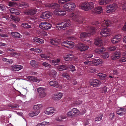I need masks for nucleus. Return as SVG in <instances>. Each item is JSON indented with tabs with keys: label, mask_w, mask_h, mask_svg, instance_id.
Instances as JSON below:
<instances>
[{
	"label": "nucleus",
	"mask_w": 126,
	"mask_h": 126,
	"mask_svg": "<svg viewBox=\"0 0 126 126\" xmlns=\"http://www.w3.org/2000/svg\"><path fill=\"white\" fill-rule=\"evenodd\" d=\"M21 25L22 27L24 28H30L31 27V23H23L21 24Z\"/></svg>",
	"instance_id": "ea45409f"
},
{
	"label": "nucleus",
	"mask_w": 126,
	"mask_h": 126,
	"mask_svg": "<svg viewBox=\"0 0 126 126\" xmlns=\"http://www.w3.org/2000/svg\"><path fill=\"white\" fill-rule=\"evenodd\" d=\"M112 24V23L109 20H104L102 22L101 25L103 27H109Z\"/></svg>",
	"instance_id": "aec40b11"
},
{
	"label": "nucleus",
	"mask_w": 126,
	"mask_h": 126,
	"mask_svg": "<svg viewBox=\"0 0 126 126\" xmlns=\"http://www.w3.org/2000/svg\"><path fill=\"white\" fill-rule=\"evenodd\" d=\"M5 10V6L2 5H0V10L2 11H4Z\"/></svg>",
	"instance_id": "338daca9"
},
{
	"label": "nucleus",
	"mask_w": 126,
	"mask_h": 126,
	"mask_svg": "<svg viewBox=\"0 0 126 126\" xmlns=\"http://www.w3.org/2000/svg\"><path fill=\"white\" fill-rule=\"evenodd\" d=\"M109 55L108 53H103L102 56L104 58H107L109 57Z\"/></svg>",
	"instance_id": "5fc2aeb1"
},
{
	"label": "nucleus",
	"mask_w": 126,
	"mask_h": 126,
	"mask_svg": "<svg viewBox=\"0 0 126 126\" xmlns=\"http://www.w3.org/2000/svg\"><path fill=\"white\" fill-rule=\"evenodd\" d=\"M41 81H42L41 79H38L37 78L32 76V81L39 83Z\"/></svg>",
	"instance_id": "37998d69"
},
{
	"label": "nucleus",
	"mask_w": 126,
	"mask_h": 126,
	"mask_svg": "<svg viewBox=\"0 0 126 126\" xmlns=\"http://www.w3.org/2000/svg\"><path fill=\"white\" fill-rule=\"evenodd\" d=\"M61 42V40L59 39H52L51 40V44L52 45H58Z\"/></svg>",
	"instance_id": "393cba45"
},
{
	"label": "nucleus",
	"mask_w": 126,
	"mask_h": 126,
	"mask_svg": "<svg viewBox=\"0 0 126 126\" xmlns=\"http://www.w3.org/2000/svg\"><path fill=\"white\" fill-rule=\"evenodd\" d=\"M63 59L65 61H70L72 60V57H67L63 56Z\"/></svg>",
	"instance_id": "6e6d98bb"
},
{
	"label": "nucleus",
	"mask_w": 126,
	"mask_h": 126,
	"mask_svg": "<svg viewBox=\"0 0 126 126\" xmlns=\"http://www.w3.org/2000/svg\"><path fill=\"white\" fill-rule=\"evenodd\" d=\"M9 17L16 22H19L20 21V19L19 18L16 17L11 15H10Z\"/></svg>",
	"instance_id": "58836bf2"
},
{
	"label": "nucleus",
	"mask_w": 126,
	"mask_h": 126,
	"mask_svg": "<svg viewBox=\"0 0 126 126\" xmlns=\"http://www.w3.org/2000/svg\"><path fill=\"white\" fill-rule=\"evenodd\" d=\"M102 114H100L98 116L95 118V121L98 122L102 120Z\"/></svg>",
	"instance_id": "c03bdc74"
},
{
	"label": "nucleus",
	"mask_w": 126,
	"mask_h": 126,
	"mask_svg": "<svg viewBox=\"0 0 126 126\" xmlns=\"http://www.w3.org/2000/svg\"><path fill=\"white\" fill-rule=\"evenodd\" d=\"M43 107V106L42 104H38L34 105L33 107V109L35 110H34L37 111V110H39Z\"/></svg>",
	"instance_id": "2f4dec72"
},
{
	"label": "nucleus",
	"mask_w": 126,
	"mask_h": 126,
	"mask_svg": "<svg viewBox=\"0 0 126 126\" xmlns=\"http://www.w3.org/2000/svg\"><path fill=\"white\" fill-rule=\"evenodd\" d=\"M72 110L74 116L75 115L77 116L80 115L81 114V113L79 110L77 108H74L72 109Z\"/></svg>",
	"instance_id": "c85d7f7f"
},
{
	"label": "nucleus",
	"mask_w": 126,
	"mask_h": 126,
	"mask_svg": "<svg viewBox=\"0 0 126 126\" xmlns=\"http://www.w3.org/2000/svg\"><path fill=\"white\" fill-rule=\"evenodd\" d=\"M69 67L70 69V70L72 72L76 70L75 66L73 65H70L69 66Z\"/></svg>",
	"instance_id": "864d4df0"
},
{
	"label": "nucleus",
	"mask_w": 126,
	"mask_h": 126,
	"mask_svg": "<svg viewBox=\"0 0 126 126\" xmlns=\"http://www.w3.org/2000/svg\"><path fill=\"white\" fill-rule=\"evenodd\" d=\"M39 65L38 63L35 60H32V67L37 68Z\"/></svg>",
	"instance_id": "c9c22d12"
},
{
	"label": "nucleus",
	"mask_w": 126,
	"mask_h": 126,
	"mask_svg": "<svg viewBox=\"0 0 126 126\" xmlns=\"http://www.w3.org/2000/svg\"><path fill=\"white\" fill-rule=\"evenodd\" d=\"M96 69L93 68H91L90 69L89 71L91 73H93L96 72Z\"/></svg>",
	"instance_id": "bf43d9fd"
},
{
	"label": "nucleus",
	"mask_w": 126,
	"mask_h": 126,
	"mask_svg": "<svg viewBox=\"0 0 126 126\" xmlns=\"http://www.w3.org/2000/svg\"><path fill=\"white\" fill-rule=\"evenodd\" d=\"M97 75L101 79H103L106 76V74L101 73H99L97 74Z\"/></svg>",
	"instance_id": "e433bc0d"
},
{
	"label": "nucleus",
	"mask_w": 126,
	"mask_h": 126,
	"mask_svg": "<svg viewBox=\"0 0 126 126\" xmlns=\"http://www.w3.org/2000/svg\"><path fill=\"white\" fill-rule=\"evenodd\" d=\"M76 6L75 4L73 3H68L65 4L63 6V8L67 11H71L74 10Z\"/></svg>",
	"instance_id": "39448f33"
},
{
	"label": "nucleus",
	"mask_w": 126,
	"mask_h": 126,
	"mask_svg": "<svg viewBox=\"0 0 126 126\" xmlns=\"http://www.w3.org/2000/svg\"><path fill=\"white\" fill-rule=\"evenodd\" d=\"M53 13L57 16H63L66 15V12L60 8L55 9L53 11Z\"/></svg>",
	"instance_id": "6e6552de"
},
{
	"label": "nucleus",
	"mask_w": 126,
	"mask_h": 126,
	"mask_svg": "<svg viewBox=\"0 0 126 126\" xmlns=\"http://www.w3.org/2000/svg\"><path fill=\"white\" fill-rule=\"evenodd\" d=\"M42 65L43 66L46 67H50L51 66V65L47 63L46 62H43L42 63Z\"/></svg>",
	"instance_id": "3c124183"
},
{
	"label": "nucleus",
	"mask_w": 126,
	"mask_h": 126,
	"mask_svg": "<svg viewBox=\"0 0 126 126\" xmlns=\"http://www.w3.org/2000/svg\"><path fill=\"white\" fill-rule=\"evenodd\" d=\"M40 56L41 58L44 59L48 60L50 58L49 56L45 54H41Z\"/></svg>",
	"instance_id": "79ce46f5"
},
{
	"label": "nucleus",
	"mask_w": 126,
	"mask_h": 126,
	"mask_svg": "<svg viewBox=\"0 0 126 126\" xmlns=\"http://www.w3.org/2000/svg\"><path fill=\"white\" fill-rule=\"evenodd\" d=\"M60 61L59 59H57L56 60H52L51 61V62L52 63H54L55 65H57L58 64V63H59Z\"/></svg>",
	"instance_id": "a19ab883"
},
{
	"label": "nucleus",
	"mask_w": 126,
	"mask_h": 126,
	"mask_svg": "<svg viewBox=\"0 0 126 126\" xmlns=\"http://www.w3.org/2000/svg\"><path fill=\"white\" fill-rule=\"evenodd\" d=\"M70 0H58V3L59 4H64L65 2L68 1H70Z\"/></svg>",
	"instance_id": "09e8293b"
},
{
	"label": "nucleus",
	"mask_w": 126,
	"mask_h": 126,
	"mask_svg": "<svg viewBox=\"0 0 126 126\" xmlns=\"http://www.w3.org/2000/svg\"><path fill=\"white\" fill-rule=\"evenodd\" d=\"M58 69L59 71L65 70L67 69V67L64 65H61L57 66Z\"/></svg>",
	"instance_id": "72a5a7b5"
},
{
	"label": "nucleus",
	"mask_w": 126,
	"mask_h": 126,
	"mask_svg": "<svg viewBox=\"0 0 126 126\" xmlns=\"http://www.w3.org/2000/svg\"><path fill=\"white\" fill-rule=\"evenodd\" d=\"M77 48L79 50L82 51L87 50L88 49L89 46L83 43H80L77 47Z\"/></svg>",
	"instance_id": "4468645a"
},
{
	"label": "nucleus",
	"mask_w": 126,
	"mask_h": 126,
	"mask_svg": "<svg viewBox=\"0 0 126 126\" xmlns=\"http://www.w3.org/2000/svg\"><path fill=\"white\" fill-rule=\"evenodd\" d=\"M94 43L95 45L99 47L103 45L102 41L99 38H97L95 40Z\"/></svg>",
	"instance_id": "b1692460"
},
{
	"label": "nucleus",
	"mask_w": 126,
	"mask_h": 126,
	"mask_svg": "<svg viewBox=\"0 0 126 126\" xmlns=\"http://www.w3.org/2000/svg\"><path fill=\"white\" fill-rule=\"evenodd\" d=\"M32 51H33L34 52H42V50L39 48H32Z\"/></svg>",
	"instance_id": "de8ad7c7"
},
{
	"label": "nucleus",
	"mask_w": 126,
	"mask_h": 126,
	"mask_svg": "<svg viewBox=\"0 0 126 126\" xmlns=\"http://www.w3.org/2000/svg\"><path fill=\"white\" fill-rule=\"evenodd\" d=\"M62 46L68 48H73L74 46V43L70 41H64L61 43Z\"/></svg>",
	"instance_id": "1a4fd4ad"
},
{
	"label": "nucleus",
	"mask_w": 126,
	"mask_h": 126,
	"mask_svg": "<svg viewBox=\"0 0 126 126\" xmlns=\"http://www.w3.org/2000/svg\"><path fill=\"white\" fill-rule=\"evenodd\" d=\"M111 31V30L108 28L103 29L100 32V35L102 37H108L110 35Z\"/></svg>",
	"instance_id": "423d86ee"
},
{
	"label": "nucleus",
	"mask_w": 126,
	"mask_h": 126,
	"mask_svg": "<svg viewBox=\"0 0 126 126\" xmlns=\"http://www.w3.org/2000/svg\"><path fill=\"white\" fill-rule=\"evenodd\" d=\"M70 21L68 20L67 21L59 23L57 24L56 27L58 30H64L70 25Z\"/></svg>",
	"instance_id": "7ed1b4c3"
},
{
	"label": "nucleus",
	"mask_w": 126,
	"mask_h": 126,
	"mask_svg": "<svg viewBox=\"0 0 126 126\" xmlns=\"http://www.w3.org/2000/svg\"><path fill=\"white\" fill-rule=\"evenodd\" d=\"M122 9L123 11H126V2H125L124 3Z\"/></svg>",
	"instance_id": "13d9d810"
},
{
	"label": "nucleus",
	"mask_w": 126,
	"mask_h": 126,
	"mask_svg": "<svg viewBox=\"0 0 126 126\" xmlns=\"http://www.w3.org/2000/svg\"><path fill=\"white\" fill-rule=\"evenodd\" d=\"M63 96L62 93L58 92L54 94L53 95V98L54 100H59Z\"/></svg>",
	"instance_id": "a211bd4d"
},
{
	"label": "nucleus",
	"mask_w": 126,
	"mask_h": 126,
	"mask_svg": "<svg viewBox=\"0 0 126 126\" xmlns=\"http://www.w3.org/2000/svg\"><path fill=\"white\" fill-rule=\"evenodd\" d=\"M110 0H99L98 1L99 4L100 5H104L108 3Z\"/></svg>",
	"instance_id": "cd10ccee"
},
{
	"label": "nucleus",
	"mask_w": 126,
	"mask_h": 126,
	"mask_svg": "<svg viewBox=\"0 0 126 126\" xmlns=\"http://www.w3.org/2000/svg\"><path fill=\"white\" fill-rule=\"evenodd\" d=\"M88 28L89 31L90 32L86 33L85 32H83L80 35V38L84 40H85V38L89 36L91 34H94L95 32V29L94 27L91 26H88Z\"/></svg>",
	"instance_id": "f03ea898"
},
{
	"label": "nucleus",
	"mask_w": 126,
	"mask_h": 126,
	"mask_svg": "<svg viewBox=\"0 0 126 126\" xmlns=\"http://www.w3.org/2000/svg\"><path fill=\"white\" fill-rule=\"evenodd\" d=\"M16 3L14 2H9V3L8 5L10 6H13Z\"/></svg>",
	"instance_id": "69168bd1"
},
{
	"label": "nucleus",
	"mask_w": 126,
	"mask_h": 126,
	"mask_svg": "<svg viewBox=\"0 0 126 126\" xmlns=\"http://www.w3.org/2000/svg\"><path fill=\"white\" fill-rule=\"evenodd\" d=\"M11 34L13 37L17 38H20L21 36L19 33L17 32H12Z\"/></svg>",
	"instance_id": "473e14b6"
},
{
	"label": "nucleus",
	"mask_w": 126,
	"mask_h": 126,
	"mask_svg": "<svg viewBox=\"0 0 126 126\" xmlns=\"http://www.w3.org/2000/svg\"><path fill=\"white\" fill-rule=\"evenodd\" d=\"M94 13L99 14L102 12L103 9L102 7L99 6L94 9Z\"/></svg>",
	"instance_id": "4be33fe9"
},
{
	"label": "nucleus",
	"mask_w": 126,
	"mask_h": 126,
	"mask_svg": "<svg viewBox=\"0 0 126 126\" xmlns=\"http://www.w3.org/2000/svg\"><path fill=\"white\" fill-rule=\"evenodd\" d=\"M118 8L117 5L115 3L110 4L106 6V12L108 13H111L115 12Z\"/></svg>",
	"instance_id": "20e7f679"
},
{
	"label": "nucleus",
	"mask_w": 126,
	"mask_h": 126,
	"mask_svg": "<svg viewBox=\"0 0 126 126\" xmlns=\"http://www.w3.org/2000/svg\"><path fill=\"white\" fill-rule=\"evenodd\" d=\"M40 112L39 110H34L32 112V117L34 116L38 115Z\"/></svg>",
	"instance_id": "8fccbe9b"
},
{
	"label": "nucleus",
	"mask_w": 126,
	"mask_h": 126,
	"mask_svg": "<svg viewBox=\"0 0 126 126\" xmlns=\"http://www.w3.org/2000/svg\"><path fill=\"white\" fill-rule=\"evenodd\" d=\"M67 117H69L72 118L74 116L72 110V109L68 112L67 113Z\"/></svg>",
	"instance_id": "4c0bfd02"
},
{
	"label": "nucleus",
	"mask_w": 126,
	"mask_h": 126,
	"mask_svg": "<svg viewBox=\"0 0 126 126\" xmlns=\"http://www.w3.org/2000/svg\"><path fill=\"white\" fill-rule=\"evenodd\" d=\"M47 122H43L38 124L36 126H45L47 124Z\"/></svg>",
	"instance_id": "603ef678"
},
{
	"label": "nucleus",
	"mask_w": 126,
	"mask_h": 126,
	"mask_svg": "<svg viewBox=\"0 0 126 126\" xmlns=\"http://www.w3.org/2000/svg\"><path fill=\"white\" fill-rule=\"evenodd\" d=\"M117 47L116 46L110 47L108 48H107L108 50L109 51H113L115 50Z\"/></svg>",
	"instance_id": "49530a36"
},
{
	"label": "nucleus",
	"mask_w": 126,
	"mask_h": 126,
	"mask_svg": "<svg viewBox=\"0 0 126 126\" xmlns=\"http://www.w3.org/2000/svg\"><path fill=\"white\" fill-rule=\"evenodd\" d=\"M11 69L12 71H18L23 68V66L19 65H16L11 66Z\"/></svg>",
	"instance_id": "6ab92c4d"
},
{
	"label": "nucleus",
	"mask_w": 126,
	"mask_h": 126,
	"mask_svg": "<svg viewBox=\"0 0 126 126\" xmlns=\"http://www.w3.org/2000/svg\"><path fill=\"white\" fill-rule=\"evenodd\" d=\"M111 74H113L114 75H117L118 74V72L116 70H114L110 72Z\"/></svg>",
	"instance_id": "680f3d73"
},
{
	"label": "nucleus",
	"mask_w": 126,
	"mask_h": 126,
	"mask_svg": "<svg viewBox=\"0 0 126 126\" xmlns=\"http://www.w3.org/2000/svg\"><path fill=\"white\" fill-rule=\"evenodd\" d=\"M55 110V109L54 108L49 107L46 109L44 111V113L47 115H51L54 113Z\"/></svg>",
	"instance_id": "2eb2a0df"
},
{
	"label": "nucleus",
	"mask_w": 126,
	"mask_h": 126,
	"mask_svg": "<svg viewBox=\"0 0 126 126\" xmlns=\"http://www.w3.org/2000/svg\"><path fill=\"white\" fill-rule=\"evenodd\" d=\"M87 2H83L80 4L79 7L82 10L87 11Z\"/></svg>",
	"instance_id": "a878e982"
},
{
	"label": "nucleus",
	"mask_w": 126,
	"mask_h": 126,
	"mask_svg": "<svg viewBox=\"0 0 126 126\" xmlns=\"http://www.w3.org/2000/svg\"><path fill=\"white\" fill-rule=\"evenodd\" d=\"M48 73L51 77L55 78L57 72L55 70H52L50 71L49 73L48 72Z\"/></svg>",
	"instance_id": "7c9ffc66"
},
{
	"label": "nucleus",
	"mask_w": 126,
	"mask_h": 126,
	"mask_svg": "<svg viewBox=\"0 0 126 126\" xmlns=\"http://www.w3.org/2000/svg\"><path fill=\"white\" fill-rule=\"evenodd\" d=\"M16 10V9H15L14 8H11L9 10V11L11 13L14 14V12H15Z\"/></svg>",
	"instance_id": "e2e57ef3"
},
{
	"label": "nucleus",
	"mask_w": 126,
	"mask_h": 126,
	"mask_svg": "<svg viewBox=\"0 0 126 126\" xmlns=\"http://www.w3.org/2000/svg\"><path fill=\"white\" fill-rule=\"evenodd\" d=\"M52 15V12L49 11H46L42 13L40 17L41 18L46 19L51 16Z\"/></svg>",
	"instance_id": "9b49d317"
},
{
	"label": "nucleus",
	"mask_w": 126,
	"mask_h": 126,
	"mask_svg": "<svg viewBox=\"0 0 126 126\" xmlns=\"http://www.w3.org/2000/svg\"><path fill=\"white\" fill-rule=\"evenodd\" d=\"M50 85L56 88H62L61 85L59 84L55 80H51L49 82Z\"/></svg>",
	"instance_id": "f3484780"
},
{
	"label": "nucleus",
	"mask_w": 126,
	"mask_h": 126,
	"mask_svg": "<svg viewBox=\"0 0 126 126\" xmlns=\"http://www.w3.org/2000/svg\"><path fill=\"white\" fill-rule=\"evenodd\" d=\"M66 117L65 116L61 115L59 116L58 118H57L56 119L58 121H61L62 119H65Z\"/></svg>",
	"instance_id": "a18cd8bd"
},
{
	"label": "nucleus",
	"mask_w": 126,
	"mask_h": 126,
	"mask_svg": "<svg viewBox=\"0 0 126 126\" xmlns=\"http://www.w3.org/2000/svg\"><path fill=\"white\" fill-rule=\"evenodd\" d=\"M90 84L94 87H97L99 86L101 84V82L99 80L95 79H91Z\"/></svg>",
	"instance_id": "9d476101"
},
{
	"label": "nucleus",
	"mask_w": 126,
	"mask_h": 126,
	"mask_svg": "<svg viewBox=\"0 0 126 126\" xmlns=\"http://www.w3.org/2000/svg\"><path fill=\"white\" fill-rule=\"evenodd\" d=\"M87 11L93 9L94 6V4L92 2H87Z\"/></svg>",
	"instance_id": "5701e85b"
},
{
	"label": "nucleus",
	"mask_w": 126,
	"mask_h": 126,
	"mask_svg": "<svg viewBox=\"0 0 126 126\" xmlns=\"http://www.w3.org/2000/svg\"><path fill=\"white\" fill-rule=\"evenodd\" d=\"M45 6L46 7L50 8L53 9H56L59 8L60 7V4L56 3H48L46 4Z\"/></svg>",
	"instance_id": "ddd939ff"
},
{
	"label": "nucleus",
	"mask_w": 126,
	"mask_h": 126,
	"mask_svg": "<svg viewBox=\"0 0 126 126\" xmlns=\"http://www.w3.org/2000/svg\"><path fill=\"white\" fill-rule=\"evenodd\" d=\"M106 50L105 48L104 47H102L100 49H97L95 50V52L99 54H102L103 52L105 51Z\"/></svg>",
	"instance_id": "c756f323"
},
{
	"label": "nucleus",
	"mask_w": 126,
	"mask_h": 126,
	"mask_svg": "<svg viewBox=\"0 0 126 126\" xmlns=\"http://www.w3.org/2000/svg\"><path fill=\"white\" fill-rule=\"evenodd\" d=\"M37 90L40 97L43 98L46 96V94L45 92V88L42 87H39L38 88Z\"/></svg>",
	"instance_id": "f8f14e48"
},
{
	"label": "nucleus",
	"mask_w": 126,
	"mask_h": 126,
	"mask_svg": "<svg viewBox=\"0 0 126 126\" xmlns=\"http://www.w3.org/2000/svg\"><path fill=\"white\" fill-rule=\"evenodd\" d=\"M39 27L41 29L43 30H48L51 28L52 27L51 24L47 22H41L39 25Z\"/></svg>",
	"instance_id": "0eeeda50"
},
{
	"label": "nucleus",
	"mask_w": 126,
	"mask_h": 126,
	"mask_svg": "<svg viewBox=\"0 0 126 126\" xmlns=\"http://www.w3.org/2000/svg\"><path fill=\"white\" fill-rule=\"evenodd\" d=\"M120 55V54L119 52H114L112 56V60L116 59L119 58Z\"/></svg>",
	"instance_id": "bb28decb"
},
{
	"label": "nucleus",
	"mask_w": 126,
	"mask_h": 126,
	"mask_svg": "<svg viewBox=\"0 0 126 126\" xmlns=\"http://www.w3.org/2000/svg\"><path fill=\"white\" fill-rule=\"evenodd\" d=\"M121 37L118 34L114 36L111 40V42L113 44H116L120 41Z\"/></svg>",
	"instance_id": "dca6fc26"
},
{
	"label": "nucleus",
	"mask_w": 126,
	"mask_h": 126,
	"mask_svg": "<svg viewBox=\"0 0 126 126\" xmlns=\"http://www.w3.org/2000/svg\"><path fill=\"white\" fill-rule=\"evenodd\" d=\"M107 89L106 86L102 87L100 88L99 91L101 93H105L107 91Z\"/></svg>",
	"instance_id": "f704fd0d"
},
{
	"label": "nucleus",
	"mask_w": 126,
	"mask_h": 126,
	"mask_svg": "<svg viewBox=\"0 0 126 126\" xmlns=\"http://www.w3.org/2000/svg\"><path fill=\"white\" fill-rule=\"evenodd\" d=\"M31 11L30 10H27L24 12V13L25 14L27 15H31Z\"/></svg>",
	"instance_id": "4d7b16f0"
},
{
	"label": "nucleus",
	"mask_w": 126,
	"mask_h": 126,
	"mask_svg": "<svg viewBox=\"0 0 126 126\" xmlns=\"http://www.w3.org/2000/svg\"><path fill=\"white\" fill-rule=\"evenodd\" d=\"M81 103L82 101H80L79 100H77L75 102V104H74V105H75L80 104H81Z\"/></svg>",
	"instance_id": "0e129e2a"
},
{
	"label": "nucleus",
	"mask_w": 126,
	"mask_h": 126,
	"mask_svg": "<svg viewBox=\"0 0 126 126\" xmlns=\"http://www.w3.org/2000/svg\"><path fill=\"white\" fill-rule=\"evenodd\" d=\"M10 54L12 55L16 56L17 55L18 56H20L21 54L19 53H17L16 52H13L10 53Z\"/></svg>",
	"instance_id": "052dcab7"
},
{
	"label": "nucleus",
	"mask_w": 126,
	"mask_h": 126,
	"mask_svg": "<svg viewBox=\"0 0 126 126\" xmlns=\"http://www.w3.org/2000/svg\"><path fill=\"white\" fill-rule=\"evenodd\" d=\"M69 17L72 20L78 24L84 23H85V18L78 17L77 12L72 13L69 15Z\"/></svg>",
	"instance_id": "f257e3e1"
},
{
	"label": "nucleus",
	"mask_w": 126,
	"mask_h": 126,
	"mask_svg": "<svg viewBox=\"0 0 126 126\" xmlns=\"http://www.w3.org/2000/svg\"><path fill=\"white\" fill-rule=\"evenodd\" d=\"M92 63L94 65H97L102 63H103V60L100 59H94L92 61Z\"/></svg>",
	"instance_id": "412c9836"
},
{
	"label": "nucleus",
	"mask_w": 126,
	"mask_h": 126,
	"mask_svg": "<svg viewBox=\"0 0 126 126\" xmlns=\"http://www.w3.org/2000/svg\"><path fill=\"white\" fill-rule=\"evenodd\" d=\"M120 62L121 63L124 62L126 61V58L124 57L122 58H121L120 61Z\"/></svg>",
	"instance_id": "774afa93"
}]
</instances>
